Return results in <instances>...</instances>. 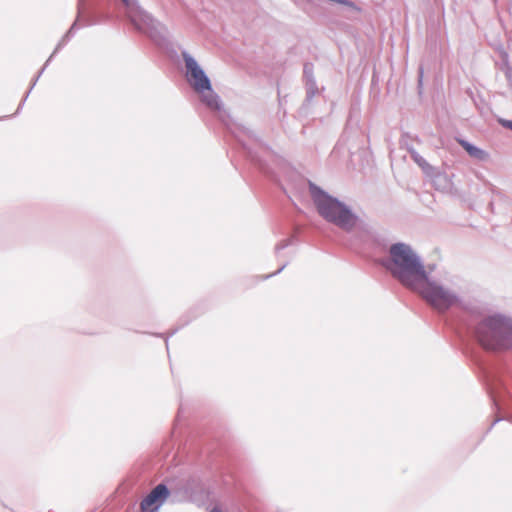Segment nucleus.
Here are the masks:
<instances>
[{"mask_svg": "<svg viewBox=\"0 0 512 512\" xmlns=\"http://www.w3.org/2000/svg\"><path fill=\"white\" fill-rule=\"evenodd\" d=\"M458 142L471 157L481 161L488 158V154L484 150L470 144L465 140H459Z\"/></svg>", "mask_w": 512, "mask_h": 512, "instance_id": "obj_7", "label": "nucleus"}, {"mask_svg": "<svg viewBox=\"0 0 512 512\" xmlns=\"http://www.w3.org/2000/svg\"><path fill=\"white\" fill-rule=\"evenodd\" d=\"M309 193L317 212L323 219L346 231L355 228L358 217L346 204L330 196L311 182H309Z\"/></svg>", "mask_w": 512, "mask_h": 512, "instance_id": "obj_2", "label": "nucleus"}, {"mask_svg": "<svg viewBox=\"0 0 512 512\" xmlns=\"http://www.w3.org/2000/svg\"><path fill=\"white\" fill-rule=\"evenodd\" d=\"M476 335L486 350L498 351L512 346V324L502 317L483 320L477 327Z\"/></svg>", "mask_w": 512, "mask_h": 512, "instance_id": "obj_3", "label": "nucleus"}, {"mask_svg": "<svg viewBox=\"0 0 512 512\" xmlns=\"http://www.w3.org/2000/svg\"><path fill=\"white\" fill-rule=\"evenodd\" d=\"M505 125L512 129V122L508 121V122L505 123Z\"/></svg>", "mask_w": 512, "mask_h": 512, "instance_id": "obj_9", "label": "nucleus"}, {"mask_svg": "<svg viewBox=\"0 0 512 512\" xmlns=\"http://www.w3.org/2000/svg\"><path fill=\"white\" fill-rule=\"evenodd\" d=\"M122 1H123L125 4H127V3H128V0H122Z\"/></svg>", "mask_w": 512, "mask_h": 512, "instance_id": "obj_11", "label": "nucleus"}, {"mask_svg": "<svg viewBox=\"0 0 512 512\" xmlns=\"http://www.w3.org/2000/svg\"><path fill=\"white\" fill-rule=\"evenodd\" d=\"M188 81L194 90L201 95V100L211 109H219L218 96L213 92L210 81L197 62L185 56Z\"/></svg>", "mask_w": 512, "mask_h": 512, "instance_id": "obj_4", "label": "nucleus"}, {"mask_svg": "<svg viewBox=\"0 0 512 512\" xmlns=\"http://www.w3.org/2000/svg\"><path fill=\"white\" fill-rule=\"evenodd\" d=\"M210 512H221L218 508H213Z\"/></svg>", "mask_w": 512, "mask_h": 512, "instance_id": "obj_10", "label": "nucleus"}, {"mask_svg": "<svg viewBox=\"0 0 512 512\" xmlns=\"http://www.w3.org/2000/svg\"><path fill=\"white\" fill-rule=\"evenodd\" d=\"M389 253L390 259L386 263V268L404 286L412 289L423 281L425 269L408 245L394 244L390 247Z\"/></svg>", "mask_w": 512, "mask_h": 512, "instance_id": "obj_1", "label": "nucleus"}, {"mask_svg": "<svg viewBox=\"0 0 512 512\" xmlns=\"http://www.w3.org/2000/svg\"><path fill=\"white\" fill-rule=\"evenodd\" d=\"M413 159L414 161L423 169V170H429L431 167L430 165L427 163V161L419 156L418 154L414 153L413 155Z\"/></svg>", "mask_w": 512, "mask_h": 512, "instance_id": "obj_8", "label": "nucleus"}, {"mask_svg": "<svg viewBox=\"0 0 512 512\" xmlns=\"http://www.w3.org/2000/svg\"><path fill=\"white\" fill-rule=\"evenodd\" d=\"M412 290L420 293L423 298L438 310H446L456 304L458 300L453 292L434 282H430L427 274L424 276L423 281L414 286Z\"/></svg>", "mask_w": 512, "mask_h": 512, "instance_id": "obj_5", "label": "nucleus"}, {"mask_svg": "<svg viewBox=\"0 0 512 512\" xmlns=\"http://www.w3.org/2000/svg\"><path fill=\"white\" fill-rule=\"evenodd\" d=\"M169 496L164 484L157 485L140 503L141 512H157Z\"/></svg>", "mask_w": 512, "mask_h": 512, "instance_id": "obj_6", "label": "nucleus"}]
</instances>
